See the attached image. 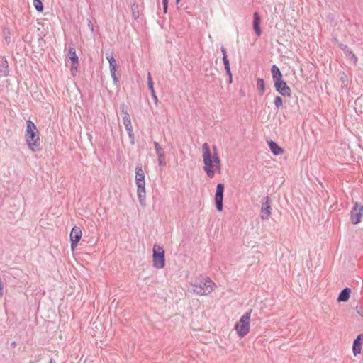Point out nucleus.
I'll return each instance as SVG.
<instances>
[{"label":"nucleus","instance_id":"10","mask_svg":"<svg viewBox=\"0 0 363 363\" xmlns=\"http://www.w3.org/2000/svg\"><path fill=\"white\" fill-rule=\"evenodd\" d=\"M82 230L79 227L74 226L70 232L71 248L74 250L82 238Z\"/></svg>","mask_w":363,"mask_h":363},{"label":"nucleus","instance_id":"25","mask_svg":"<svg viewBox=\"0 0 363 363\" xmlns=\"http://www.w3.org/2000/svg\"><path fill=\"white\" fill-rule=\"evenodd\" d=\"M33 6L38 12L43 11V4L40 0H33Z\"/></svg>","mask_w":363,"mask_h":363},{"label":"nucleus","instance_id":"21","mask_svg":"<svg viewBox=\"0 0 363 363\" xmlns=\"http://www.w3.org/2000/svg\"><path fill=\"white\" fill-rule=\"evenodd\" d=\"M68 52L72 64L74 65L78 63V56L77 55L75 48L74 47H69Z\"/></svg>","mask_w":363,"mask_h":363},{"label":"nucleus","instance_id":"1","mask_svg":"<svg viewBox=\"0 0 363 363\" xmlns=\"http://www.w3.org/2000/svg\"><path fill=\"white\" fill-rule=\"evenodd\" d=\"M213 153L211 152L208 143L202 145V157L203 162V170L209 178H213L216 172H220V160L217 152L216 146H213Z\"/></svg>","mask_w":363,"mask_h":363},{"label":"nucleus","instance_id":"15","mask_svg":"<svg viewBox=\"0 0 363 363\" xmlns=\"http://www.w3.org/2000/svg\"><path fill=\"white\" fill-rule=\"evenodd\" d=\"M253 28L257 35H260V17L257 12H255L253 14Z\"/></svg>","mask_w":363,"mask_h":363},{"label":"nucleus","instance_id":"39","mask_svg":"<svg viewBox=\"0 0 363 363\" xmlns=\"http://www.w3.org/2000/svg\"><path fill=\"white\" fill-rule=\"evenodd\" d=\"M357 312L363 318V313L362 311V308H358V306L356 307Z\"/></svg>","mask_w":363,"mask_h":363},{"label":"nucleus","instance_id":"24","mask_svg":"<svg viewBox=\"0 0 363 363\" xmlns=\"http://www.w3.org/2000/svg\"><path fill=\"white\" fill-rule=\"evenodd\" d=\"M125 130L128 133V137L130 139V143L131 145H133L135 144V136H134V133H133V126L125 128Z\"/></svg>","mask_w":363,"mask_h":363},{"label":"nucleus","instance_id":"35","mask_svg":"<svg viewBox=\"0 0 363 363\" xmlns=\"http://www.w3.org/2000/svg\"><path fill=\"white\" fill-rule=\"evenodd\" d=\"M121 112L123 113V116H129L124 104L121 106Z\"/></svg>","mask_w":363,"mask_h":363},{"label":"nucleus","instance_id":"7","mask_svg":"<svg viewBox=\"0 0 363 363\" xmlns=\"http://www.w3.org/2000/svg\"><path fill=\"white\" fill-rule=\"evenodd\" d=\"M223 193H224V184L219 183L216 186V190L215 194V204L218 211L220 212L223 211Z\"/></svg>","mask_w":363,"mask_h":363},{"label":"nucleus","instance_id":"16","mask_svg":"<svg viewBox=\"0 0 363 363\" xmlns=\"http://www.w3.org/2000/svg\"><path fill=\"white\" fill-rule=\"evenodd\" d=\"M271 72L274 83H275L277 81L282 79V74L279 68L276 65H273L272 66Z\"/></svg>","mask_w":363,"mask_h":363},{"label":"nucleus","instance_id":"41","mask_svg":"<svg viewBox=\"0 0 363 363\" xmlns=\"http://www.w3.org/2000/svg\"><path fill=\"white\" fill-rule=\"evenodd\" d=\"M48 363H55V361L52 358H51Z\"/></svg>","mask_w":363,"mask_h":363},{"label":"nucleus","instance_id":"40","mask_svg":"<svg viewBox=\"0 0 363 363\" xmlns=\"http://www.w3.org/2000/svg\"><path fill=\"white\" fill-rule=\"evenodd\" d=\"M88 25H89V27L91 28V30L92 31H94V26H93V25H92V23H91V21H89V24H88Z\"/></svg>","mask_w":363,"mask_h":363},{"label":"nucleus","instance_id":"2","mask_svg":"<svg viewBox=\"0 0 363 363\" xmlns=\"http://www.w3.org/2000/svg\"><path fill=\"white\" fill-rule=\"evenodd\" d=\"M25 139L28 148L32 152L39 150L40 145L39 133L35 124L30 119L26 121Z\"/></svg>","mask_w":363,"mask_h":363},{"label":"nucleus","instance_id":"5","mask_svg":"<svg viewBox=\"0 0 363 363\" xmlns=\"http://www.w3.org/2000/svg\"><path fill=\"white\" fill-rule=\"evenodd\" d=\"M153 267L156 269H162L165 265V255L163 247L155 245L153 247Z\"/></svg>","mask_w":363,"mask_h":363},{"label":"nucleus","instance_id":"38","mask_svg":"<svg viewBox=\"0 0 363 363\" xmlns=\"http://www.w3.org/2000/svg\"><path fill=\"white\" fill-rule=\"evenodd\" d=\"M225 71H226V74L228 76V77L230 78V81H233V77H232V73H231V71H230V68L226 69Z\"/></svg>","mask_w":363,"mask_h":363},{"label":"nucleus","instance_id":"43","mask_svg":"<svg viewBox=\"0 0 363 363\" xmlns=\"http://www.w3.org/2000/svg\"><path fill=\"white\" fill-rule=\"evenodd\" d=\"M180 0H176V3L179 4Z\"/></svg>","mask_w":363,"mask_h":363},{"label":"nucleus","instance_id":"22","mask_svg":"<svg viewBox=\"0 0 363 363\" xmlns=\"http://www.w3.org/2000/svg\"><path fill=\"white\" fill-rule=\"evenodd\" d=\"M257 88L259 95H263L265 91V83L263 79L258 78L257 80Z\"/></svg>","mask_w":363,"mask_h":363},{"label":"nucleus","instance_id":"26","mask_svg":"<svg viewBox=\"0 0 363 363\" xmlns=\"http://www.w3.org/2000/svg\"><path fill=\"white\" fill-rule=\"evenodd\" d=\"M132 13H133V17L134 18V19H138L139 18V12H138V5L135 4H133L132 5Z\"/></svg>","mask_w":363,"mask_h":363},{"label":"nucleus","instance_id":"13","mask_svg":"<svg viewBox=\"0 0 363 363\" xmlns=\"http://www.w3.org/2000/svg\"><path fill=\"white\" fill-rule=\"evenodd\" d=\"M338 46L342 51H344L347 57H348L354 63L357 62V57L346 45L340 43Z\"/></svg>","mask_w":363,"mask_h":363},{"label":"nucleus","instance_id":"8","mask_svg":"<svg viewBox=\"0 0 363 363\" xmlns=\"http://www.w3.org/2000/svg\"><path fill=\"white\" fill-rule=\"evenodd\" d=\"M270 198L267 196L263 199L261 207V216L260 218L262 220H267L271 216V205H270Z\"/></svg>","mask_w":363,"mask_h":363},{"label":"nucleus","instance_id":"9","mask_svg":"<svg viewBox=\"0 0 363 363\" xmlns=\"http://www.w3.org/2000/svg\"><path fill=\"white\" fill-rule=\"evenodd\" d=\"M274 87L276 91L283 96H290L291 94V88L283 79L275 82Z\"/></svg>","mask_w":363,"mask_h":363},{"label":"nucleus","instance_id":"4","mask_svg":"<svg viewBox=\"0 0 363 363\" xmlns=\"http://www.w3.org/2000/svg\"><path fill=\"white\" fill-rule=\"evenodd\" d=\"M250 315L251 311L245 313L235 325V328L240 337H245L249 333Z\"/></svg>","mask_w":363,"mask_h":363},{"label":"nucleus","instance_id":"11","mask_svg":"<svg viewBox=\"0 0 363 363\" xmlns=\"http://www.w3.org/2000/svg\"><path fill=\"white\" fill-rule=\"evenodd\" d=\"M137 186V194L139 200V203L141 206L145 205V198H146V191H145V182H135Z\"/></svg>","mask_w":363,"mask_h":363},{"label":"nucleus","instance_id":"18","mask_svg":"<svg viewBox=\"0 0 363 363\" xmlns=\"http://www.w3.org/2000/svg\"><path fill=\"white\" fill-rule=\"evenodd\" d=\"M147 85H148V88L150 91L151 96H152V99H154L155 104H157L158 99H157V97L156 96V93L154 90L153 82H152V79L151 77L150 72H148V74H147Z\"/></svg>","mask_w":363,"mask_h":363},{"label":"nucleus","instance_id":"31","mask_svg":"<svg viewBox=\"0 0 363 363\" xmlns=\"http://www.w3.org/2000/svg\"><path fill=\"white\" fill-rule=\"evenodd\" d=\"M340 79L342 82V83L344 84V85L347 84V79L346 74L344 72L340 73Z\"/></svg>","mask_w":363,"mask_h":363},{"label":"nucleus","instance_id":"32","mask_svg":"<svg viewBox=\"0 0 363 363\" xmlns=\"http://www.w3.org/2000/svg\"><path fill=\"white\" fill-rule=\"evenodd\" d=\"M162 6L164 13H167L168 8V0H162Z\"/></svg>","mask_w":363,"mask_h":363},{"label":"nucleus","instance_id":"3","mask_svg":"<svg viewBox=\"0 0 363 363\" xmlns=\"http://www.w3.org/2000/svg\"><path fill=\"white\" fill-rule=\"evenodd\" d=\"M215 286V283L210 278L202 276L196 278L191 284L192 291L199 296L211 294Z\"/></svg>","mask_w":363,"mask_h":363},{"label":"nucleus","instance_id":"19","mask_svg":"<svg viewBox=\"0 0 363 363\" xmlns=\"http://www.w3.org/2000/svg\"><path fill=\"white\" fill-rule=\"evenodd\" d=\"M269 147L274 155H279L284 152V150L274 141H269Z\"/></svg>","mask_w":363,"mask_h":363},{"label":"nucleus","instance_id":"42","mask_svg":"<svg viewBox=\"0 0 363 363\" xmlns=\"http://www.w3.org/2000/svg\"><path fill=\"white\" fill-rule=\"evenodd\" d=\"M228 78H229V79H228V83H229V84L232 83V82H233V81H230V77H228Z\"/></svg>","mask_w":363,"mask_h":363},{"label":"nucleus","instance_id":"6","mask_svg":"<svg viewBox=\"0 0 363 363\" xmlns=\"http://www.w3.org/2000/svg\"><path fill=\"white\" fill-rule=\"evenodd\" d=\"M363 216V204L355 202L350 211V221L352 224H358L362 221Z\"/></svg>","mask_w":363,"mask_h":363},{"label":"nucleus","instance_id":"23","mask_svg":"<svg viewBox=\"0 0 363 363\" xmlns=\"http://www.w3.org/2000/svg\"><path fill=\"white\" fill-rule=\"evenodd\" d=\"M361 349H362V343L358 342L357 341H354L353 345H352L353 354L355 356L359 354L361 352Z\"/></svg>","mask_w":363,"mask_h":363},{"label":"nucleus","instance_id":"17","mask_svg":"<svg viewBox=\"0 0 363 363\" xmlns=\"http://www.w3.org/2000/svg\"><path fill=\"white\" fill-rule=\"evenodd\" d=\"M351 290L350 288L346 287L344 289H342L340 293L339 294L337 301L339 302H345L347 301L350 296Z\"/></svg>","mask_w":363,"mask_h":363},{"label":"nucleus","instance_id":"27","mask_svg":"<svg viewBox=\"0 0 363 363\" xmlns=\"http://www.w3.org/2000/svg\"><path fill=\"white\" fill-rule=\"evenodd\" d=\"M153 145L157 156L160 155V154H164L162 148L157 142H153Z\"/></svg>","mask_w":363,"mask_h":363},{"label":"nucleus","instance_id":"29","mask_svg":"<svg viewBox=\"0 0 363 363\" xmlns=\"http://www.w3.org/2000/svg\"><path fill=\"white\" fill-rule=\"evenodd\" d=\"M274 105L277 108L283 106V100L280 96H276L274 99Z\"/></svg>","mask_w":363,"mask_h":363},{"label":"nucleus","instance_id":"30","mask_svg":"<svg viewBox=\"0 0 363 363\" xmlns=\"http://www.w3.org/2000/svg\"><path fill=\"white\" fill-rule=\"evenodd\" d=\"M158 157V163L160 166H164L165 165V155L164 154H160L157 156Z\"/></svg>","mask_w":363,"mask_h":363},{"label":"nucleus","instance_id":"36","mask_svg":"<svg viewBox=\"0 0 363 363\" xmlns=\"http://www.w3.org/2000/svg\"><path fill=\"white\" fill-rule=\"evenodd\" d=\"M111 77H112V79H113V81L114 84H117V83H118V77H117V76H116V72H114V74H111Z\"/></svg>","mask_w":363,"mask_h":363},{"label":"nucleus","instance_id":"34","mask_svg":"<svg viewBox=\"0 0 363 363\" xmlns=\"http://www.w3.org/2000/svg\"><path fill=\"white\" fill-rule=\"evenodd\" d=\"M220 50H221V52L223 54V59H228L227 58V51H226V49L223 46H222Z\"/></svg>","mask_w":363,"mask_h":363},{"label":"nucleus","instance_id":"37","mask_svg":"<svg viewBox=\"0 0 363 363\" xmlns=\"http://www.w3.org/2000/svg\"><path fill=\"white\" fill-rule=\"evenodd\" d=\"M362 340H363V333L359 334L354 341H357L358 342H361Z\"/></svg>","mask_w":363,"mask_h":363},{"label":"nucleus","instance_id":"14","mask_svg":"<svg viewBox=\"0 0 363 363\" xmlns=\"http://www.w3.org/2000/svg\"><path fill=\"white\" fill-rule=\"evenodd\" d=\"M0 73L4 77L8 76L9 73L8 62L4 57H0Z\"/></svg>","mask_w":363,"mask_h":363},{"label":"nucleus","instance_id":"20","mask_svg":"<svg viewBox=\"0 0 363 363\" xmlns=\"http://www.w3.org/2000/svg\"><path fill=\"white\" fill-rule=\"evenodd\" d=\"M145 182V174L141 166H137L135 167V182Z\"/></svg>","mask_w":363,"mask_h":363},{"label":"nucleus","instance_id":"33","mask_svg":"<svg viewBox=\"0 0 363 363\" xmlns=\"http://www.w3.org/2000/svg\"><path fill=\"white\" fill-rule=\"evenodd\" d=\"M223 62L225 69L230 68V62L228 59H223Z\"/></svg>","mask_w":363,"mask_h":363},{"label":"nucleus","instance_id":"12","mask_svg":"<svg viewBox=\"0 0 363 363\" xmlns=\"http://www.w3.org/2000/svg\"><path fill=\"white\" fill-rule=\"evenodd\" d=\"M106 57L109 63L110 72L113 74L114 72H116L118 68L116 60L112 53H106Z\"/></svg>","mask_w":363,"mask_h":363},{"label":"nucleus","instance_id":"28","mask_svg":"<svg viewBox=\"0 0 363 363\" xmlns=\"http://www.w3.org/2000/svg\"><path fill=\"white\" fill-rule=\"evenodd\" d=\"M123 122L125 125V128L132 126L130 116H123Z\"/></svg>","mask_w":363,"mask_h":363}]
</instances>
